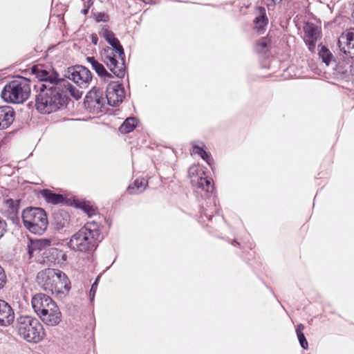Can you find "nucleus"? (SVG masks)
Returning <instances> with one entry per match:
<instances>
[{
  "label": "nucleus",
  "mask_w": 354,
  "mask_h": 354,
  "mask_svg": "<svg viewBox=\"0 0 354 354\" xmlns=\"http://www.w3.org/2000/svg\"><path fill=\"white\" fill-rule=\"evenodd\" d=\"M101 37L112 46L104 50L103 61L110 71L117 77L122 78L125 75L124 53L119 40L114 33L103 27L99 32Z\"/></svg>",
  "instance_id": "nucleus-1"
},
{
  "label": "nucleus",
  "mask_w": 354,
  "mask_h": 354,
  "mask_svg": "<svg viewBox=\"0 0 354 354\" xmlns=\"http://www.w3.org/2000/svg\"><path fill=\"white\" fill-rule=\"evenodd\" d=\"M102 239L99 225L94 221L88 222L71 236L68 246L75 252L89 253L97 248Z\"/></svg>",
  "instance_id": "nucleus-2"
},
{
  "label": "nucleus",
  "mask_w": 354,
  "mask_h": 354,
  "mask_svg": "<svg viewBox=\"0 0 354 354\" xmlns=\"http://www.w3.org/2000/svg\"><path fill=\"white\" fill-rule=\"evenodd\" d=\"M36 281L44 291L62 297L71 289V282L66 274L57 269L47 268L39 272Z\"/></svg>",
  "instance_id": "nucleus-3"
},
{
  "label": "nucleus",
  "mask_w": 354,
  "mask_h": 354,
  "mask_svg": "<svg viewBox=\"0 0 354 354\" xmlns=\"http://www.w3.org/2000/svg\"><path fill=\"white\" fill-rule=\"evenodd\" d=\"M35 106L41 113L48 114L56 111L66 102L65 96L61 92L59 86L49 87L38 91Z\"/></svg>",
  "instance_id": "nucleus-4"
},
{
  "label": "nucleus",
  "mask_w": 354,
  "mask_h": 354,
  "mask_svg": "<svg viewBox=\"0 0 354 354\" xmlns=\"http://www.w3.org/2000/svg\"><path fill=\"white\" fill-rule=\"evenodd\" d=\"M30 95V82L28 79L19 77L7 84L2 92L4 101L21 104L25 102Z\"/></svg>",
  "instance_id": "nucleus-5"
},
{
  "label": "nucleus",
  "mask_w": 354,
  "mask_h": 354,
  "mask_svg": "<svg viewBox=\"0 0 354 354\" xmlns=\"http://www.w3.org/2000/svg\"><path fill=\"white\" fill-rule=\"evenodd\" d=\"M19 335L29 342L37 343L45 335L43 326L37 318L21 315L17 319Z\"/></svg>",
  "instance_id": "nucleus-6"
},
{
  "label": "nucleus",
  "mask_w": 354,
  "mask_h": 354,
  "mask_svg": "<svg viewBox=\"0 0 354 354\" xmlns=\"http://www.w3.org/2000/svg\"><path fill=\"white\" fill-rule=\"evenodd\" d=\"M22 221L24 226L35 234H43L48 226L46 212L40 207H28L22 212Z\"/></svg>",
  "instance_id": "nucleus-7"
},
{
  "label": "nucleus",
  "mask_w": 354,
  "mask_h": 354,
  "mask_svg": "<svg viewBox=\"0 0 354 354\" xmlns=\"http://www.w3.org/2000/svg\"><path fill=\"white\" fill-rule=\"evenodd\" d=\"M105 98L103 97V91L99 88L93 87L86 94L84 104L89 112L98 113L102 111L105 104Z\"/></svg>",
  "instance_id": "nucleus-8"
},
{
  "label": "nucleus",
  "mask_w": 354,
  "mask_h": 354,
  "mask_svg": "<svg viewBox=\"0 0 354 354\" xmlns=\"http://www.w3.org/2000/svg\"><path fill=\"white\" fill-rule=\"evenodd\" d=\"M66 76L82 88H87L92 80L90 71L81 65L68 68Z\"/></svg>",
  "instance_id": "nucleus-9"
},
{
  "label": "nucleus",
  "mask_w": 354,
  "mask_h": 354,
  "mask_svg": "<svg viewBox=\"0 0 354 354\" xmlns=\"http://www.w3.org/2000/svg\"><path fill=\"white\" fill-rule=\"evenodd\" d=\"M32 71L36 75V77L39 80L37 84L35 85L37 91L47 88L49 87H55L58 86L62 80L59 79L58 74L55 71H47L43 69L32 68Z\"/></svg>",
  "instance_id": "nucleus-10"
},
{
  "label": "nucleus",
  "mask_w": 354,
  "mask_h": 354,
  "mask_svg": "<svg viewBox=\"0 0 354 354\" xmlns=\"http://www.w3.org/2000/svg\"><path fill=\"white\" fill-rule=\"evenodd\" d=\"M54 251H56V249L50 247V241L48 239L30 241L28 245V252L30 259L37 255H41L48 258V254Z\"/></svg>",
  "instance_id": "nucleus-11"
},
{
  "label": "nucleus",
  "mask_w": 354,
  "mask_h": 354,
  "mask_svg": "<svg viewBox=\"0 0 354 354\" xmlns=\"http://www.w3.org/2000/svg\"><path fill=\"white\" fill-rule=\"evenodd\" d=\"M124 97V89L122 84L111 82L106 88V100L112 106H116L121 103Z\"/></svg>",
  "instance_id": "nucleus-12"
},
{
  "label": "nucleus",
  "mask_w": 354,
  "mask_h": 354,
  "mask_svg": "<svg viewBox=\"0 0 354 354\" xmlns=\"http://www.w3.org/2000/svg\"><path fill=\"white\" fill-rule=\"evenodd\" d=\"M304 41L310 52L314 53L317 41L321 37L320 29L314 24L307 22L304 26Z\"/></svg>",
  "instance_id": "nucleus-13"
},
{
  "label": "nucleus",
  "mask_w": 354,
  "mask_h": 354,
  "mask_svg": "<svg viewBox=\"0 0 354 354\" xmlns=\"http://www.w3.org/2000/svg\"><path fill=\"white\" fill-rule=\"evenodd\" d=\"M38 316L48 326H57L62 321V313L56 304L50 306Z\"/></svg>",
  "instance_id": "nucleus-14"
},
{
  "label": "nucleus",
  "mask_w": 354,
  "mask_h": 354,
  "mask_svg": "<svg viewBox=\"0 0 354 354\" xmlns=\"http://www.w3.org/2000/svg\"><path fill=\"white\" fill-rule=\"evenodd\" d=\"M338 46L344 53L354 57V28L349 29L341 35Z\"/></svg>",
  "instance_id": "nucleus-15"
},
{
  "label": "nucleus",
  "mask_w": 354,
  "mask_h": 354,
  "mask_svg": "<svg viewBox=\"0 0 354 354\" xmlns=\"http://www.w3.org/2000/svg\"><path fill=\"white\" fill-rule=\"evenodd\" d=\"M54 304H55V302L51 297L43 293L36 294L32 297L31 300L32 307L37 315Z\"/></svg>",
  "instance_id": "nucleus-16"
},
{
  "label": "nucleus",
  "mask_w": 354,
  "mask_h": 354,
  "mask_svg": "<svg viewBox=\"0 0 354 354\" xmlns=\"http://www.w3.org/2000/svg\"><path fill=\"white\" fill-rule=\"evenodd\" d=\"M14 319L15 313L12 307L5 301L0 299V325L8 326Z\"/></svg>",
  "instance_id": "nucleus-17"
},
{
  "label": "nucleus",
  "mask_w": 354,
  "mask_h": 354,
  "mask_svg": "<svg viewBox=\"0 0 354 354\" xmlns=\"http://www.w3.org/2000/svg\"><path fill=\"white\" fill-rule=\"evenodd\" d=\"M15 120V111L9 106H0V129L9 127Z\"/></svg>",
  "instance_id": "nucleus-18"
},
{
  "label": "nucleus",
  "mask_w": 354,
  "mask_h": 354,
  "mask_svg": "<svg viewBox=\"0 0 354 354\" xmlns=\"http://www.w3.org/2000/svg\"><path fill=\"white\" fill-rule=\"evenodd\" d=\"M86 60L101 78H103L104 80H109L113 77L112 74L107 72L103 64L98 62L95 57H86Z\"/></svg>",
  "instance_id": "nucleus-19"
},
{
  "label": "nucleus",
  "mask_w": 354,
  "mask_h": 354,
  "mask_svg": "<svg viewBox=\"0 0 354 354\" xmlns=\"http://www.w3.org/2000/svg\"><path fill=\"white\" fill-rule=\"evenodd\" d=\"M256 15L254 19V28L260 30L263 29L268 22L265 8L261 6L258 7L257 8Z\"/></svg>",
  "instance_id": "nucleus-20"
},
{
  "label": "nucleus",
  "mask_w": 354,
  "mask_h": 354,
  "mask_svg": "<svg viewBox=\"0 0 354 354\" xmlns=\"http://www.w3.org/2000/svg\"><path fill=\"white\" fill-rule=\"evenodd\" d=\"M41 195L48 203L56 205L62 203L64 201L63 195L54 193L49 189H43L41 191Z\"/></svg>",
  "instance_id": "nucleus-21"
},
{
  "label": "nucleus",
  "mask_w": 354,
  "mask_h": 354,
  "mask_svg": "<svg viewBox=\"0 0 354 354\" xmlns=\"http://www.w3.org/2000/svg\"><path fill=\"white\" fill-rule=\"evenodd\" d=\"M58 86H59L62 93L64 91H68L71 95L76 100L80 99L82 95V92L74 87L68 81L62 80L58 83Z\"/></svg>",
  "instance_id": "nucleus-22"
},
{
  "label": "nucleus",
  "mask_w": 354,
  "mask_h": 354,
  "mask_svg": "<svg viewBox=\"0 0 354 354\" xmlns=\"http://www.w3.org/2000/svg\"><path fill=\"white\" fill-rule=\"evenodd\" d=\"M193 186H195L206 192H212L214 189V185L212 182V179L203 176L199 179L193 180Z\"/></svg>",
  "instance_id": "nucleus-23"
},
{
  "label": "nucleus",
  "mask_w": 354,
  "mask_h": 354,
  "mask_svg": "<svg viewBox=\"0 0 354 354\" xmlns=\"http://www.w3.org/2000/svg\"><path fill=\"white\" fill-rule=\"evenodd\" d=\"M147 184V180L145 178L136 179L128 187L127 192L130 194L142 193L146 189Z\"/></svg>",
  "instance_id": "nucleus-24"
},
{
  "label": "nucleus",
  "mask_w": 354,
  "mask_h": 354,
  "mask_svg": "<svg viewBox=\"0 0 354 354\" xmlns=\"http://www.w3.org/2000/svg\"><path fill=\"white\" fill-rule=\"evenodd\" d=\"M69 214L65 211H60L55 214L54 218L59 228L66 227L69 222Z\"/></svg>",
  "instance_id": "nucleus-25"
},
{
  "label": "nucleus",
  "mask_w": 354,
  "mask_h": 354,
  "mask_svg": "<svg viewBox=\"0 0 354 354\" xmlns=\"http://www.w3.org/2000/svg\"><path fill=\"white\" fill-rule=\"evenodd\" d=\"M136 125L137 120L135 118H129L120 127V131L122 133H130L136 128Z\"/></svg>",
  "instance_id": "nucleus-26"
},
{
  "label": "nucleus",
  "mask_w": 354,
  "mask_h": 354,
  "mask_svg": "<svg viewBox=\"0 0 354 354\" xmlns=\"http://www.w3.org/2000/svg\"><path fill=\"white\" fill-rule=\"evenodd\" d=\"M270 44L271 41L269 38L262 37L257 41L255 50L259 53H266L269 50Z\"/></svg>",
  "instance_id": "nucleus-27"
},
{
  "label": "nucleus",
  "mask_w": 354,
  "mask_h": 354,
  "mask_svg": "<svg viewBox=\"0 0 354 354\" xmlns=\"http://www.w3.org/2000/svg\"><path fill=\"white\" fill-rule=\"evenodd\" d=\"M320 49L319 50V56L322 59V62L328 66L333 60V55L332 53L324 46H319Z\"/></svg>",
  "instance_id": "nucleus-28"
},
{
  "label": "nucleus",
  "mask_w": 354,
  "mask_h": 354,
  "mask_svg": "<svg viewBox=\"0 0 354 354\" xmlns=\"http://www.w3.org/2000/svg\"><path fill=\"white\" fill-rule=\"evenodd\" d=\"M192 153L200 156L204 160L207 162L208 165L211 164L212 159L211 158L210 153H207L203 148L196 145H194Z\"/></svg>",
  "instance_id": "nucleus-29"
},
{
  "label": "nucleus",
  "mask_w": 354,
  "mask_h": 354,
  "mask_svg": "<svg viewBox=\"0 0 354 354\" xmlns=\"http://www.w3.org/2000/svg\"><path fill=\"white\" fill-rule=\"evenodd\" d=\"M205 175L204 171L199 169L198 167L196 165L191 166L188 170V176L191 180V183L193 185L194 179H199L202 176Z\"/></svg>",
  "instance_id": "nucleus-30"
},
{
  "label": "nucleus",
  "mask_w": 354,
  "mask_h": 354,
  "mask_svg": "<svg viewBox=\"0 0 354 354\" xmlns=\"http://www.w3.org/2000/svg\"><path fill=\"white\" fill-rule=\"evenodd\" d=\"M6 206L10 209L12 213L17 212L19 207V201L13 199H7L6 201Z\"/></svg>",
  "instance_id": "nucleus-31"
},
{
  "label": "nucleus",
  "mask_w": 354,
  "mask_h": 354,
  "mask_svg": "<svg viewBox=\"0 0 354 354\" xmlns=\"http://www.w3.org/2000/svg\"><path fill=\"white\" fill-rule=\"evenodd\" d=\"M80 207L88 215V216H91V215L94 214L95 209L93 206L86 202L81 203Z\"/></svg>",
  "instance_id": "nucleus-32"
},
{
  "label": "nucleus",
  "mask_w": 354,
  "mask_h": 354,
  "mask_svg": "<svg viewBox=\"0 0 354 354\" xmlns=\"http://www.w3.org/2000/svg\"><path fill=\"white\" fill-rule=\"evenodd\" d=\"M94 18L96 21L100 22V21H108L109 19V17L107 14L105 12H96L94 14Z\"/></svg>",
  "instance_id": "nucleus-33"
},
{
  "label": "nucleus",
  "mask_w": 354,
  "mask_h": 354,
  "mask_svg": "<svg viewBox=\"0 0 354 354\" xmlns=\"http://www.w3.org/2000/svg\"><path fill=\"white\" fill-rule=\"evenodd\" d=\"M297 335V337H298V339H299V342L300 343V345L301 346L304 348V349H307L308 347V342L305 337V335L304 333H300L299 335Z\"/></svg>",
  "instance_id": "nucleus-34"
},
{
  "label": "nucleus",
  "mask_w": 354,
  "mask_h": 354,
  "mask_svg": "<svg viewBox=\"0 0 354 354\" xmlns=\"http://www.w3.org/2000/svg\"><path fill=\"white\" fill-rule=\"evenodd\" d=\"M6 282V275L3 268L0 266V290L3 288Z\"/></svg>",
  "instance_id": "nucleus-35"
},
{
  "label": "nucleus",
  "mask_w": 354,
  "mask_h": 354,
  "mask_svg": "<svg viewBox=\"0 0 354 354\" xmlns=\"http://www.w3.org/2000/svg\"><path fill=\"white\" fill-rule=\"evenodd\" d=\"M7 224L6 221L0 216V239L6 231Z\"/></svg>",
  "instance_id": "nucleus-36"
},
{
  "label": "nucleus",
  "mask_w": 354,
  "mask_h": 354,
  "mask_svg": "<svg viewBox=\"0 0 354 354\" xmlns=\"http://www.w3.org/2000/svg\"><path fill=\"white\" fill-rule=\"evenodd\" d=\"M97 287V286H96V283H93L89 292V296L91 300H93L94 298Z\"/></svg>",
  "instance_id": "nucleus-37"
},
{
  "label": "nucleus",
  "mask_w": 354,
  "mask_h": 354,
  "mask_svg": "<svg viewBox=\"0 0 354 354\" xmlns=\"http://www.w3.org/2000/svg\"><path fill=\"white\" fill-rule=\"evenodd\" d=\"M304 329V326L302 324H298L297 326V328H296L297 335L303 333Z\"/></svg>",
  "instance_id": "nucleus-38"
},
{
  "label": "nucleus",
  "mask_w": 354,
  "mask_h": 354,
  "mask_svg": "<svg viewBox=\"0 0 354 354\" xmlns=\"http://www.w3.org/2000/svg\"><path fill=\"white\" fill-rule=\"evenodd\" d=\"M91 40H92V43H93L94 45H97V41H98V39H97V35H92V36H91Z\"/></svg>",
  "instance_id": "nucleus-39"
},
{
  "label": "nucleus",
  "mask_w": 354,
  "mask_h": 354,
  "mask_svg": "<svg viewBox=\"0 0 354 354\" xmlns=\"http://www.w3.org/2000/svg\"><path fill=\"white\" fill-rule=\"evenodd\" d=\"M88 10H89V6H88L87 8L82 10V12L86 15L88 12Z\"/></svg>",
  "instance_id": "nucleus-40"
},
{
  "label": "nucleus",
  "mask_w": 354,
  "mask_h": 354,
  "mask_svg": "<svg viewBox=\"0 0 354 354\" xmlns=\"http://www.w3.org/2000/svg\"><path fill=\"white\" fill-rule=\"evenodd\" d=\"M273 3H280L281 0H270Z\"/></svg>",
  "instance_id": "nucleus-41"
},
{
  "label": "nucleus",
  "mask_w": 354,
  "mask_h": 354,
  "mask_svg": "<svg viewBox=\"0 0 354 354\" xmlns=\"http://www.w3.org/2000/svg\"><path fill=\"white\" fill-rule=\"evenodd\" d=\"M99 279H100V276H98V277L96 278V279H95V282H94V283H96V286H97V283H98V281H99Z\"/></svg>",
  "instance_id": "nucleus-42"
}]
</instances>
